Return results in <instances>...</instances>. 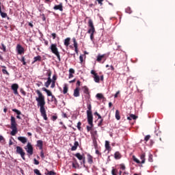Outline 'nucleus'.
I'll list each match as a JSON object with an SVG mask.
<instances>
[{"instance_id":"bf43d9fd","label":"nucleus","mask_w":175,"mask_h":175,"mask_svg":"<svg viewBox=\"0 0 175 175\" xmlns=\"http://www.w3.org/2000/svg\"><path fill=\"white\" fill-rule=\"evenodd\" d=\"M81 84V82L80 81H77V87H79V88H80Z\"/></svg>"},{"instance_id":"39448f33","label":"nucleus","mask_w":175,"mask_h":175,"mask_svg":"<svg viewBox=\"0 0 175 175\" xmlns=\"http://www.w3.org/2000/svg\"><path fill=\"white\" fill-rule=\"evenodd\" d=\"M25 150H26L28 155H33V146L30 142H28L27 146H25Z\"/></svg>"},{"instance_id":"ea45409f","label":"nucleus","mask_w":175,"mask_h":175,"mask_svg":"<svg viewBox=\"0 0 175 175\" xmlns=\"http://www.w3.org/2000/svg\"><path fill=\"white\" fill-rule=\"evenodd\" d=\"M117 173H118V170L117 169H112L111 170V174L112 175H117Z\"/></svg>"},{"instance_id":"774afa93","label":"nucleus","mask_w":175,"mask_h":175,"mask_svg":"<svg viewBox=\"0 0 175 175\" xmlns=\"http://www.w3.org/2000/svg\"><path fill=\"white\" fill-rule=\"evenodd\" d=\"M16 111L17 116H20L21 114V112L19 110H14Z\"/></svg>"},{"instance_id":"0eeeda50","label":"nucleus","mask_w":175,"mask_h":175,"mask_svg":"<svg viewBox=\"0 0 175 175\" xmlns=\"http://www.w3.org/2000/svg\"><path fill=\"white\" fill-rule=\"evenodd\" d=\"M90 73H91V75H93V79H94V81H95V83H99V81H100V78L99 75H98V73H96V72H95V70H92Z\"/></svg>"},{"instance_id":"2f4dec72","label":"nucleus","mask_w":175,"mask_h":175,"mask_svg":"<svg viewBox=\"0 0 175 175\" xmlns=\"http://www.w3.org/2000/svg\"><path fill=\"white\" fill-rule=\"evenodd\" d=\"M51 102H53L54 105H57V103H58V101L54 95L51 96Z\"/></svg>"},{"instance_id":"dca6fc26","label":"nucleus","mask_w":175,"mask_h":175,"mask_svg":"<svg viewBox=\"0 0 175 175\" xmlns=\"http://www.w3.org/2000/svg\"><path fill=\"white\" fill-rule=\"evenodd\" d=\"M53 80H51V78H47V81L44 83V85L46 88H49L50 87V84H51Z\"/></svg>"},{"instance_id":"49530a36","label":"nucleus","mask_w":175,"mask_h":175,"mask_svg":"<svg viewBox=\"0 0 175 175\" xmlns=\"http://www.w3.org/2000/svg\"><path fill=\"white\" fill-rule=\"evenodd\" d=\"M57 118H58V116H57V115H53L51 117L52 121H55Z\"/></svg>"},{"instance_id":"a211bd4d","label":"nucleus","mask_w":175,"mask_h":175,"mask_svg":"<svg viewBox=\"0 0 175 175\" xmlns=\"http://www.w3.org/2000/svg\"><path fill=\"white\" fill-rule=\"evenodd\" d=\"M41 116L42 117H43L44 120L45 121H47L48 118H47V114L46 113V110H41Z\"/></svg>"},{"instance_id":"6ab92c4d","label":"nucleus","mask_w":175,"mask_h":175,"mask_svg":"<svg viewBox=\"0 0 175 175\" xmlns=\"http://www.w3.org/2000/svg\"><path fill=\"white\" fill-rule=\"evenodd\" d=\"M105 148L107 151H111V147H110V142L109 141H105Z\"/></svg>"},{"instance_id":"f3484780","label":"nucleus","mask_w":175,"mask_h":175,"mask_svg":"<svg viewBox=\"0 0 175 175\" xmlns=\"http://www.w3.org/2000/svg\"><path fill=\"white\" fill-rule=\"evenodd\" d=\"M88 162L90 165H92V163H94V157L91 156V154H88Z\"/></svg>"},{"instance_id":"aec40b11","label":"nucleus","mask_w":175,"mask_h":175,"mask_svg":"<svg viewBox=\"0 0 175 175\" xmlns=\"http://www.w3.org/2000/svg\"><path fill=\"white\" fill-rule=\"evenodd\" d=\"M42 91H44V92L46 93L47 96H53V93L51 92V91L46 89V88H42Z\"/></svg>"},{"instance_id":"6e6552de","label":"nucleus","mask_w":175,"mask_h":175,"mask_svg":"<svg viewBox=\"0 0 175 175\" xmlns=\"http://www.w3.org/2000/svg\"><path fill=\"white\" fill-rule=\"evenodd\" d=\"M11 89L12 91H14V95H18V84L17 83H13L11 86Z\"/></svg>"},{"instance_id":"09e8293b","label":"nucleus","mask_w":175,"mask_h":175,"mask_svg":"<svg viewBox=\"0 0 175 175\" xmlns=\"http://www.w3.org/2000/svg\"><path fill=\"white\" fill-rule=\"evenodd\" d=\"M77 129H79V131L81 130V122H79L77 123Z\"/></svg>"},{"instance_id":"a878e982","label":"nucleus","mask_w":175,"mask_h":175,"mask_svg":"<svg viewBox=\"0 0 175 175\" xmlns=\"http://www.w3.org/2000/svg\"><path fill=\"white\" fill-rule=\"evenodd\" d=\"M72 167L74 169H79L80 167V165H79V163H77V161H75V162L72 163Z\"/></svg>"},{"instance_id":"9b49d317","label":"nucleus","mask_w":175,"mask_h":175,"mask_svg":"<svg viewBox=\"0 0 175 175\" xmlns=\"http://www.w3.org/2000/svg\"><path fill=\"white\" fill-rule=\"evenodd\" d=\"M16 50L18 51V54L21 55V54H24V48L21 44H17Z\"/></svg>"},{"instance_id":"ddd939ff","label":"nucleus","mask_w":175,"mask_h":175,"mask_svg":"<svg viewBox=\"0 0 175 175\" xmlns=\"http://www.w3.org/2000/svg\"><path fill=\"white\" fill-rule=\"evenodd\" d=\"M11 128H17V123L16 122V118L11 116Z\"/></svg>"},{"instance_id":"69168bd1","label":"nucleus","mask_w":175,"mask_h":175,"mask_svg":"<svg viewBox=\"0 0 175 175\" xmlns=\"http://www.w3.org/2000/svg\"><path fill=\"white\" fill-rule=\"evenodd\" d=\"M57 80V75H53V81H55H55Z\"/></svg>"},{"instance_id":"a19ab883","label":"nucleus","mask_w":175,"mask_h":175,"mask_svg":"<svg viewBox=\"0 0 175 175\" xmlns=\"http://www.w3.org/2000/svg\"><path fill=\"white\" fill-rule=\"evenodd\" d=\"M68 117H70L69 114L67 113L62 112V118H68Z\"/></svg>"},{"instance_id":"c85d7f7f","label":"nucleus","mask_w":175,"mask_h":175,"mask_svg":"<svg viewBox=\"0 0 175 175\" xmlns=\"http://www.w3.org/2000/svg\"><path fill=\"white\" fill-rule=\"evenodd\" d=\"M137 118V116L133 115V114H131L130 116L127 117V120H136Z\"/></svg>"},{"instance_id":"2eb2a0df","label":"nucleus","mask_w":175,"mask_h":175,"mask_svg":"<svg viewBox=\"0 0 175 175\" xmlns=\"http://www.w3.org/2000/svg\"><path fill=\"white\" fill-rule=\"evenodd\" d=\"M18 140H19L21 143H23V144H25L27 142H28V139L25 137H18Z\"/></svg>"},{"instance_id":"b1692460","label":"nucleus","mask_w":175,"mask_h":175,"mask_svg":"<svg viewBox=\"0 0 175 175\" xmlns=\"http://www.w3.org/2000/svg\"><path fill=\"white\" fill-rule=\"evenodd\" d=\"M77 147H79V142L76 141L74 143V146L71 148V150L76 151V150H77Z\"/></svg>"},{"instance_id":"052dcab7","label":"nucleus","mask_w":175,"mask_h":175,"mask_svg":"<svg viewBox=\"0 0 175 175\" xmlns=\"http://www.w3.org/2000/svg\"><path fill=\"white\" fill-rule=\"evenodd\" d=\"M118 95H120V91H118L115 95H114V98H118Z\"/></svg>"},{"instance_id":"37998d69","label":"nucleus","mask_w":175,"mask_h":175,"mask_svg":"<svg viewBox=\"0 0 175 175\" xmlns=\"http://www.w3.org/2000/svg\"><path fill=\"white\" fill-rule=\"evenodd\" d=\"M133 161H134V162H136V163H140V160L137 159V158H136V157L133 156Z\"/></svg>"},{"instance_id":"f03ea898","label":"nucleus","mask_w":175,"mask_h":175,"mask_svg":"<svg viewBox=\"0 0 175 175\" xmlns=\"http://www.w3.org/2000/svg\"><path fill=\"white\" fill-rule=\"evenodd\" d=\"M88 24L90 28L88 31V33L90 34L91 40H94V33H95V27L94 26V22L92 21V19H89Z\"/></svg>"},{"instance_id":"f257e3e1","label":"nucleus","mask_w":175,"mask_h":175,"mask_svg":"<svg viewBox=\"0 0 175 175\" xmlns=\"http://www.w3.org/2000/svg\"><path fill=\"white\" fill-rule=\"evenodd\" d=\"M36 93L38 95V97H36V100L37 102L38 107H40V110H46L44 106L46 105V98L44 95L40 92V90H36Z\"/></svg>"},{"instance_id":"20e7f679","label":"nucleus","mask_w":175,"mask_h":175,"mask_svg":"<svg viewBox=\"0 0 175 175\" xmlns=\"http://www.w3.org/2000/svg\"><path fill=\"white\" fill-rule=\"evenodd\" d=\"M16 153L18 155H21L22 159H23V161H25V152H24V149H23V148H21V146H16Z\"/></svg>"},{"instance_id":"412c9836","label":"nucleus","mask_w":175,"mask_h":175,"mask_svg":"<svg viewBox=\"0 0 175 175\" xmlns=\"http://www.w3.org/2000/svg\"><path fill=\"white\" fill-rule=\"evenodd\" d=\"M38 62L42 61V56L38 55L36 57H33V61L32 64H35V62H38Z\"/></svg>"},{"instance_id":"1a4fd4ad","label":"nucleus","mask_w":175,"mask_h":175,"mask_svg":"<svg viewBox=\"0 0 175 175\" xmlns=\"http://www.w3.org/2000/svg\"><path fill=\"white\" fill-rule=\"evenodd\" d=\"M72 42L74 43L75 51L77 55H79V45L77 44V41H76V38H72Z\"/></svg>"},{"instance_id":"603ef678","label":"nucleus","mask_w":175,"mask_h":175,"mask_svg":"<svg viewBox=\"0 0 175 175\" xmlns=\"http://www.w3.org/2000/svg\"><path fill=\"white\" fill-rule=\"evenodd\" d=\"M69 74H71V75L75 74V69H73V68H70V69H69Z\"/></svg>"},{"instance_id":"4d7b16f0","label":"nucleus","mask_w":175,"mask_h":175,"mask_svg":"<svg viewBox=\"0 0 175 175\" xmlns=\"http://www.w3.org/2000/svg\"><path fill=\"white\" fill-rule=\"evenodd\" d=\"M34 165H39V161H38L36 159H33Z\"/></svg>"},{"instance_id":"680f3d73","label":"nucleus","mask_w":175,"mask_h":175,"mask_svg":"<svg viewBox=\"0 0 175 175\" xmlns=\"http://www.w3.org/2000/svg\"><path fill=\"white\" fill-rule=\"evenodd\" d=\"M120 169H122V170H125V165L124 164H121Z\"/></svg>"},{"instance_id":"e433bc0d","label":"nucleus","mask_w":175,"mask_h":175,"mask_svg":"<svg viewBox=\"0 0 175 175\" xmlns=\"http://www.w3.org/2000/svg\"><path fill=\"white\" fill-rule=\"evenodd\" d=\"M96 98H97L98 99L100 100V99H103V98H105V97L103 96V94H100V93H98V94H96Z\"/></svg>"},{"instance_id":"e2e57ef3","label":"nucleus","mask_w":175,"mask_h":175,"mask_svg":"<svg viewBox=\"0 0 175 175\" xmlns=\"http://www.w3.org/2000/svg\"><path fill=\"white\" fill-rule=\"evenodd\" d=\"M79 61L81 62V64H83V58L82 55L79 56Z\"/></svg>"},{"instance_id":"338daca9","label":"nucleus","mask_w":175,"mask_h":175,"mask_svg":"<svg viewBox=\"0 0 175 175\" xmlns=\"http://www.w3.org/2000/svg\"><path fill=\"white\" fill-rule=\"evenodd\" d=\"M41 16H42V21H46V16H44V14H41Z\"/></svg>"},{"instance_id":"4be33fe9","label":"nucleus","mask_w":175,"mask_h":175,"mask_svg":"<svg viewBox=\"0 0 175 175\" xmlns=\"http://www.w3.org/2000/svg\"><path fill=\"white\" fill-rule=\"evenodd\" d=\"M70 44V38H66L64 40V46H66V47H68Z\"/></svg>"},{"instance_id":"8fccbe9b","label":"nucleus","mask_w":175,"mask_h":175,"mask_svg":"<svg viewBox=\"0 0 175 175\" xmlns=\"http://www.w3.org/2000/svg\"><path fill=\"white\" fill-rule=\"evenodd\" d=\"M151 137L150 135H146L144 138L145 142H148L150 140V138Z\"/></svg>"},{"instance_id":"cd10ccee","label":"nucleus","mask_w":175,"mask_h":175,"mask_svg":"<svg viewBox=\"0 0 175 175\" xmlns=\"http://www.w3.org/2000/svg\"><path fill=\"white\" fill-rule=\"evenodd\" d=\"M115 159H121V154L120 152H116L114 154Z\"/></svg>"},{"instance_id":"c756f323","label":"nucleus","mask_w":175,"mask_h":175,"mask_svg":"<svg viewBox=\"0 0 175 175\" xmlns=\"http://www.w3.org/2000/svg\"><path fill=\"white\" fill-rule=\"evenodd\" d=\"M75 157H77L79 161H83L84 159V157H83L80 153L75 154Z\"/></svg>"},{"instance_id":"423d86ee","label":"nucleus","mask_w":175,"mask_h":175,"mask_svg":"<svg viewBox=\"0 0 175 175\" xmlns=\"http://www.w3.org/2000/svg\"><path fill=\"white\" fill-rule=\"evenodd\" d=\"M87 116H88V122L89 125L94 126V124H93L94 117L92 116V111L91 110H88Z\"/></svg>"},{"instance_id":"f8f14e48","label":"nucleus","mask_w":175,"mask_h":175,"mask_svg":"<svg viewBox=\"0 0 175 175\" xmlns=\"http://www.w3.org/2000/svg\"><path fill=\"white\" fill-rule=\"evenodd\" d=\"M54 10H59L60 12H63L64 6L62 5V3H60L59 5H55L53 7Z\"/></svg>"},{"instance_id":"72a5a7b5","label":"nucleus","mask_w":175,"mask_h":175,"mask_svg":"<svg viewBox=\"0 0 175 175\" xmlns=\"http://www.w3.org/2000/svg\"><path fill=\"white\" fill-rule=\"evenodd\" d=\"M116 120H121V116H120V111L118 110H116Z\"/></svg>"},{"instance_id":"473e14b6","label":"nucleus","mask_w":175,"mask_h":175,"mask_svg":"<svg viewBox=\"0 0 175 175\" xmlns=\"http://www.w3.org/2000/svg\"><path fill=\"white\" fill-rule=\"evenodd\" d=\"M140 158L142 159L141 163H144V162H146V154H142L140 156Z\"/></svg>"},{"instance_id":"4468645a","label":"nucleus","mask_w":175,"mask_h":175,"mask_svg":"<svg viewBox=\"0 0 175 175\" xmlns=\"http://www.w3.org/2000/svg\"><path fill=\"white\" fill-rule=\"evenodd\" d=\"M73 96H74L75 98H77V97L80 96V88L77 87V88L75 89Z\"/></svg>"},{"instance_id":"7c9ffc66","label":"nucleus","mask_w":175,"mask_h":175,"mask_svg":"<svg viewBox=\"0 0 175 175\" xmlns=\"http://www.w3.org/2000/svg\"><path fill=\"white\" fill-rule=\"evenodd\" d=\"M0 14L3 18H6V17H8V14H6V12H2V10H0Z\"/></svg>"},{"instance_id":"393cba45","label":"nucleus","mask_w":175,"mask_h":175,"mask_svg":"<svg viewBox=\"0 0 175 175\" xmlns=\"http://www.w3.org/2000/svg\"><path fill=\"white\" fill-rule=\"evenodd\" d=\"M12 131L11 135L12 136H16V134L17 133V127H11Z\"/></svg>"},{"instance_id":"5fc2aeb1","label":"nucleus","mask_w":175,"mask_h":175,"mask_svg":"<svg viewBox=\"0 0 175 175\" xmlns=\"http://www.w3.org/2000/svg\"><path fill=\"white\" fill-rule=\"evenodd\" d=\"M55 81H52L51 88H55Z\"/></svg>"},{"instance_id":"f704fd0d","label":"nucleus","mask_w":175,"mask_h":175,"mask_svg":"<svg viewBox=\"0 0 175 175\" xmlns=\"http://www.w3.org/2000/svg\"><path fill=\"white\" fill-rule=\"evenodd\" d=\"M103 58H105V55H98L96 59L97 62H100Z\"/></svg>"},{"instance_id":"6e6d98bb","label":"nucleus","mask_w":175,"mask_h":175,"mask_svg":"<svg viewBox=\"0 0 175 175\" xmlns=\"http://www.w3.org/2000/svg\"><path fill=\"white\" fill-rule=\"evenodd\" d=\"M92 126H92V125L87 126V131H88V132H90V131H91V129H92Z\"/></svg>"},{"instance_id":"bb28decb","label":"nucleus","mask_w":175,"mask_h":175,"mask_svg":"<svg viewBox=\"0 0 175 175\" xmlns=\"http://www.w3.org/2000/svg\"><path fill=\"white\" fill-rule=\"evenodd\" d=\"M45 72H46V76H48V79H51V75H52L51 70L50 69L45 70Z\"/></svg>"},{"instance_id":"a18cd8bd","label":"nucleus","mask_w":175,"mask_h":175,"mask_svg":"<svg viewBox=\"0 0 175 175\" xmlns=\"http://www.w3.org/2000/svg\"><path fill=\"white\" fill-rule=\"evenodd\" d=\"M46 174L47 175H55V172H54L53 171L47 170Z\"/></svg>"},{"instance_id":"13d9d810","label":"nucleus","mask_w":175,"mask_h":175,"mask_svg":"<svg viewBox=\"0 0 175 175\" xmlns=\"http://www.w3.org/2000/svg\"><path fill=\"white\" fill-rule=\"evenodd\" d=\"M51 36H52L53 39H55L57 38V34L55 33H53L51 34Z\"/></svg>"},{"instance_id":"79ce46f5","label":"nucleus","mask_w":175,"mask_h":175,"mask_svg":"<svg viewBox=\"0 0 175 175\" xmlns=\"http://www.w3.org/2000/svg\"><path fill=\"white\" fill-rule=\"evenodd\" d=\"M21 62H23V65H27V62H25V57L24 56L22 57Z\"/></svg>"},{"instance_id":"9d476101","label":"nucleus","mask_w":175,"mask_h":175,"mask_svg":"<svg viewBox=\"0 0 175 175\" xmlns=\"http://www.w3.org/2000/svg\"><path fill=\"white\" fill-rule=\"evenodd\" d=\"M83 92L85 94V96L88 99H90L91 98V95L90 94V89L87 86L83 87Z\"/></svg>"},{"instance_id":"864d4df0","label":"nucleus","mask_w":175,"mask_h":175,"mask_svg":"<svg viewBox=\"0 0 175 175\" xmlns=\"http://www.w3.org/2000/svg\"><path fill=\"white\" fill-rule=\"evenodd\" d=\"M0 142H1V143L5 142V138H4L3 136H2V135H0Z\"/></svg>"},{"instance_id":"c03bdc74","label":"nucleus","mask_w":175,"mask_h":175,"mask_svg":"<svg viewBox=\"0 0 175 175\" xmlns=\"http://www.w3.org/2000/svg\"><path fill=\"white\" fill-rule=\"evenodd\" d=\"M33 172H34L35 174H37V175H42V174L40 173V171H39V170H38V169H35V170H33Z\"/></svg>"},{"instance_id":"3c124183","label":"nucleus","mask_w":175,"mask_h":175,"mask_svg":"<svg viewBox=\"0 0 175 175\" xmlns=\"http://www.w3.org/2000/svg\"><path fill=\"white\" fill-rule=\"evenodd\" d=\"M96 2H98V5L102 6L103 5V0H96Z\"/></svg>"},{"instance_id":"4c0bfd02","label":"nucleus","mask_w":175,"mask_h":175,"mask_svg":"<svg viewBox=\"0 0 175 175\" xmlns=\"http://www.w3.org/2000/svg\"><path fill=\"white\" fill-rule=\"evenodd\" d=\"M1 72L3 75H7V76H10V74L9 73V72H8L6 69H2Z\"/></svg>"},{"instance_id":"58836bf2","label":"nucleus","mask_w":175,"mask_h":175,"mask_svg":"<svg viewBox=\"0 0 175 175\" xmlns=\"http://www.w3.org/2000/svg\"><path fill=\"white\" fill-rule=\"evenodd\" d=\"M125 11L126 13H128L129 14H131V13H132V9L130 7H127Z\"/></svg>"},{"instance_id":"de8ad7c7","label":"nucleus","mask_w":175,"mask_h":175,"mask_svg":"<svg viewBox=\"0 0 175 175\" xmlns=\"http://www.w3.org/2000/svg\"><path fill=\"white\" fill-rule=\"evenodd\" d=\"M1 50H3V51H6V46H5L3 44H1Z\"/></svg>"},{"instance_id":"5701e85b","label":"nucleus","mask_w":175,"mask_h":175,"mask_svg":"<svg viewBox=\"0 0 175 175\" xmlns=\"http://www.w3.org/2000/svg\"><path fill=\"white\" fill-rule=\"evenodd\" d=\"M37 146L40 150H42L43 149V141H42V140L37 141Z\"/></svg>"},{"instance_id":"0e129e2a","label":"nucleus","mask_w":175,"mask_h":175,"mask_svg":"<svg viewBox=\"0 0 175 175\" xmlns=\"http://www.w3.org/2000/svg\"><path fill=\"white\" fill-rule=\"evenodd\" d=\"M44 3H48V5H50L51 3V0H44Z\"/></svg>"},{"instance_id":"c9c22d12","label":"nucleus","mask_w":175,"mask_h":175,"mask_svg":"<svg viewBox=\"0 0 175 175\" xmlns=\"http://www.w3.org/2000/svg\"><path fill=\"white\" fill-rule=\"evenodd\" d=\"M68 85H64V90H63V94H68Z\"/></svg>"},{"instance_id":"7ed1b4c3","label":"nucleus","mask_w":175,"mask_h":175,"mask_svg":"<svg viewBox=\"0 0 175 175\" xmlns=\"http://www.w3.org/2000/svg\"><path fill=\"white\" fill-rule=\"evenodd\" d=\"M50 49L53 54L56 55L58 61H61V55H59V51H58V48L57 47V44H51Z\"/></svg>"}]
</instances>
